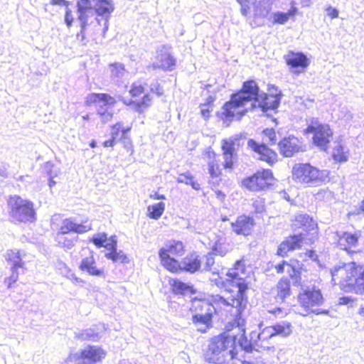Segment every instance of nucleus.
I'll use <instances>...</instances> for the list:
<instances>
[{
	"label": "nucleus",
	"instance_id": "obj_47",
	"mask_svg": "<svg viewBox=\"0 0 364 364\" xmlns=\"http://www.w3.org/2000/svg\"><path fill=\"white\" fill-rule=\"evenodd\" d=\"M305 255L306 257H309L310 259H311L314 262H318V255L315 250L313 249H309L306 250L304 252H301L298 255L299 257H301L302 255Z\"/></svg>",
	"mask_w": 364,
	"mask_h": 364
},
{
	"label": "nucleus",
	"instance_id": "obj_13",
	"mask_svg": "<svg viewBox=\"0 0 364 364\" xmlns=\"http://www.w3.org/2000/svg\"><path fill=\"white\" fill-rule=\"evenodd\" d=\"M90 242H92L97 247H105L108 250L105 257L114 262L127 263L128 257L122 250L117 251V240L116 235L108 237L106 232H98L94 235Z\"/></svg>",
	"mask_w": 364,
	"mask_h": 364
},
{
	"label": "nucleus",
	"instance_id": "obj_60",
	"mask_svg": "<svg viewBox=\"0 0 364 364\" xmlns=\"http://www.w3.org/2000/svg\"><path fill=\"white\" fill-rule=\"evenodd\" d=\"M243 349L246 351V352H251L252 350V346L251 344H249L246 346H244L243 347Z\"/></svg>",
	"mask_w": 364,
	"mask_h": 364
},
{
	"label": "nucleus",
	"instance_id": "obj_56",
	"mask_svg": "<svg viewBox=\"0 0 364 364\" xmlns=\"http://www.w3.org/2000/svg\"><path fill=\"white\" fill-rule=\"evenodd\" d=\"M188 185L191 186V187L195 190L198 191L200 189V184L196 180H195L194 178L189 182Z\"/></svg>",
	"mask_w": 364,
	"mask_h": 364
},
{
	"label": "nucleus",
	"instance_id": "obj_5",
	"mask_svg": "<svg viewBox=\"0 0 364 364\" xmlns=\"http://www.w3.org/2000/svg\"><path fill=\"white\" fill-rule=\"evenodd\" d=\"M236 340L235 336L225 333L213 336L205 353V360L215 364H226L236 358L238 353Z\"/></svg>",
	"mask_w": 364,
	"mask_h": 364
},
{
	"label": "nucleus",
	"instance_id": "obj_23",
	"mask_svg": "<svg viewBox=\"0 0 364 364\" xmlns=\"http://www.w3.org/2000/svg\"><path fill=\"white\" fill-rule=\"evenodd\" d=\"M255 225L256 222L254 218L245 213L237 215L235 220L230 223L232 232L237 235L244 237L251 236Z\"/></svg>",
	"mask_w": 364,
	"mask_h": 364
},
{
	"label": "nucleus",
	"instance_id": "obj_42",
	"mask_svg": "<svg viewBox=\"0 0 364 364\" xmlns=\"http://www.w3.org/2000/svg\"><path fill=\"white\" fill-rule=\"evenodd\" d=\"M252 207L253 208L252 214H262L266 211L265 200L264 198L257 197L252 200Z\"/></svg>",
	"mask_w": 364,
	"mask_h": 364
},
{
	"label": "nucleus",
	"instance_id": "obj_54",
	"mask_svg": "<svg viewBox=\"0 0 364 364\" xmlns=\"http://www.w3.org/2000/svg\"><path fill=\"white\" fill-rule=\"evenodd\" d=\"M182 182H184L186 184H188L191 181H192L194 176L190 173H183L180 175Z\"/></svg>",
	"mask_w": 364,
	"mask_h": 364
},
{
	"label": "nucleus",
	"instance_id": "obj_1",
	"mask_svg": "<svg viewBox=\"0 0 364 364\" xmlns=\"http://www.w3.org/2000/svg\"><path fill=\"white\" fill-rule=\"evenodd\" d=\"M246 272V264L244 257L236 260L232 268L226 273L224 282L225 291L230 293L237 288V294L231 295L228 300L219 295L212 296L210 299L194 297L191 299L190 311L193 313L192 322L196 326L203 325L209 328L213 324L214 315H223L237 309V315L240 316L247 303V290L250 286L245 278L240 276Z\"/></svg>",
	"mask_w": 364,
	"mask_h": 364
},
{
	"label": "nucleus",
	"instance_id": "obj_30",
	"mask_svg": "<svg viewBox=\"0 0 364 364\" xmlns=\"http://www.w3.org/2000/svg\"><path fill=\"white\" fill-rule=\"evenodd\" d=\"M111 136L119 139L121 141L124 147L127 149H132V141L129 135L132 130V126H124V122L119 121L110 127Z\"/></svg>",
	"mask_w": 364,
	"mask_h": 364
},
{
	"label": "nucleus",
	"instance_id": "obj_14",
	"mask_svg": "<svg viewBox=\"0 0 364 364\" xmlns=\"http://www.w3.org/2000/svg\"><path fill=\"white\" fill-rule=\"evenodd\" d=\"M292 224L296 229H301L304 240L309 245L314 244L319 238V227L317 221L306 213H300L294 216Z\"/></svg>",
	"mask_w": 364,
	"mask_h": 364
},
{
	"label": "nucleus",
	"instance_id": "obj_43",
	"mask_svg": "<svg viewBox=\"0 0 364 364\" xmlns=\"http://www.w3.org/2000/svg\"><path fill=\"white\" fill-rule=\"evenodd\" d=\"M80 23V31L76 34V39L81 44L85 45L87 42V36L85 33L86 27L87 26V17L84 19H78Z\"/></svg>",
	"mask_w": 364,
	"mask_h": 364
},
{
	"label": "nucleus",
	"instance_id": "obj_34",
	"mask_svg": "<svg viewBox=\"0 0 364 364\" xmlns=\"http://www.w3.org/2000/svg\"><path fill=\"white\" fill-rule=\"evenodd\" d=\"M276 299L284 301L287 297L289 296L291 290V282L287 277H283L279 279L275 287Z\"/></svg>",
	"mask_w": 364,
	"mask_h": 364
},
{
	"label": "nucleus",
	"instance_id": "obj_8",
	"mask_svg": "<svg viewBox=\"0 0 364 364\" xmlns=\"http://www.w3.org/2000/svg\"><path fill=\"white\" fill-rule=\"evenodd\" d=\"M78 19L88 18V12L93 11L94 13L105 18V33L108 28V19L114 10V4L112 0H77L76 3Z\"/></svg>",
	"mask_w": 364,
	"mask_h": 364
},
{
	"label": "nucleus",
	"instance_id": "obj_35",
	"mask_svg": "<svg viewBox=\"0 0 364 364\" xmlns=\"http://www.w3.org/2000/svg\"><path fill=\"white\" fill-rule=\"evenodd\" d=\"M229 250V243L227 242L226 237L223 235H217L211 247L212 253L223 257Z\"/></svg>",
	"mask_w": 364,
	"mask_h": 364
},
{
	"label": "nucleus",
	"instance_id": "obj_44",
	"mask_svg": "<svg viewBox=\"0 0 364 364\" xmlns=\"http://www.w3.org/2000/svg\"><path fill=\"white\" fill-rule=\"evenodd\" d=\"M18 269V268H16L15 267H11V275L4 279V282L6 284L7 287H11L12 285L15 284L18 280L19 274Z\"/></svg>",
	"mask_w": 364,
	"mask_h": 364
},
{
	"label": "nucleus",
	"instance_id": "obj_10",
	"mask_svg": "<svg viewBox=\"0 0 364 364\" xmlns=\"http://www.w3.org/2000/svg\"><path fill=\"white\" fill-rule=\"evenodd\" d=\"M244 146L241 134H235L221 140L222 167L225 171H232L237 164V151Z\"/></svg>",
	"mask_w": 364,
	"mask_h": 364
},
{
	"label": "nucleus",
	"instance_id": "obj_15",
	"mask_svg": "<svg viewBox=\"0 0 364 364\" xmlns=\"http://www.w3.org/2000/svg\"><path fill=\"white\" fill-rule=\"evenodd\" d=\"M293 331V326L291 322L284 321L277 323L272 326H267L257 336V341L255 345L257 348L262 350H269L272 346L264 343L269 338L272 336H280L286 337L289 336Z\"/></svg>",
	"mask_w": 364,
	"mask_h": 364
},
{
	"label": "nucleus",
	"instance_id": "obj_28",
	"mask_svg": "<svg viewBox=\"0 0 364 364\" xmlns=\"http://www.w3.org/2000/svg\"><path fill=\"white\" fill-rule=\"evenodd\" d=\"M205 156L209 160L207 164L208 173L212 180L221 181L223 176L222 164L218 159V154L211 148L208 147L204 152Z\"/></svg>",
	"mask_w": 364,
	"mask_h": 364
},
{
	"label": "nucleus",
	"instance_id": "obj_45",
	"mask_svg": "<svg viewBox=\"0 0 364 364\" xmlns=\"http://www.w3.org/2000/svg\"><path fill=\"white\" fill-rule=\"evenodd\" d=\"M97 114L104 124L111 122L114 117V113L108 109L98 110Z\"/></svg>",
	"mask_w": 364,
	"mask_h": 364
},
{
	"label": "nucleus",
	"instance_id": "obj_9",
	"mask_svg": "<svg viewBox=\"0 0 364 364\" xmlns=\"http://www.w3.org/2000/svg\"><path fill=\"white\" fill-rule=\"evenodd\" d=\"M186 252L184 243L179 240H168L159 250V258L161 266L172 272L174 268H179L178 262Z\"/></svg>",
	"mask_w": 364,
	"mask_h": 364
},
{
	"label": "nucleus",
	"instance_id": "obj_31",
	"mask_svg": "<svg viewBox=\"0 0 364 364\" xmlns=\"http://www.w3.org/2000/svg\"><path fill=\"white\" fill-rule=\"evenodd\" d=\"M117 102L115 97L108 93L92 92L88 94L85 99V104L88 107L99 103H102L106 107H112L117 104Z\"/></svg>",
	"mask_w": 364,
	"mask_h": 364
},
{
	"label": "nucleus",
	"instance_id": "obj_25",
	"mask_svg": "<svg viewBox=\"0 0 364 364\" xmlns=\"http://www.w3.org/2000/svg\"><path fill=\"white\" fill-rule=\"evenodd\" d=\"M303 243L304 237L301 233L289 235L279 244L276 255L280 257H286L289 252L300 250Z\"/></svg>",
	"mask_w": 364,
	"mask_h": 364
},
{
	"label": "nucleus",
	"instance_id": "obj_27",
	"mask_svg": "<svg viewBox=\"0 0 364 364\" xmlns=\"http://www.w3.org/2000/svg\"><path fill=\"white\" fill-rule=\"evenodd\" d=\"M179 268H174L171 273L177 274L182 272L194 273L198 271L201 267V259L198 255L193 252L188 254L181 260H178Z\"/></svg>",
	"mask_w": 364,
	"mask_h": 364
},
{
	"label": "nucleus",
	"instance_id": "obj_3",
	"mask_svg": "<svg viewBox=\"0 0 364 364\" xmlns=\"http://www.w3.org/2000/svg\"><path fill=\"white\" fill-rule=\"evenodd\" d=\"M331 282L345 292L364 294V264L355 260L343 262L330 269Z\"/></svg>",
	"mask_w": 364,
	"mask_h": 364
},
{
	"label": "nucleus",
	"instance_id": "obj_26",
	"mask_svg": "<svg viewBox=\"0 0 364 364\" xmlns=\"http://www.w3.org/2000/svg\"><path fill=\"white\" fill-rule=\"evenodd\" d=\"M280 154L283 157H292L295 154L303 151L301 139L294 135H289L281 139L277 143Z\"/></svg>",
	"mask_w": 364,
	"mask_h": 364
},
{
	"label": "nucleus",
	"instance_id": "obj_37",
	"mask_svg": "<svg viewBox=\"0 0 364 364\" xmlns=\"http://www.w3.org/2000/svg\"><path fill=\"white\" fill-rule=\"evenodd\" d=\"M21 252L19 250L10 249L6 251L5 258L6 260L11 264V267L16 268H23L24 262L21 257Z\"/></svg>",
	"mask_w": 364,
	"mask_h": 364
},
{
	"label": "nucleus",
	"instance_id": "obj_49",
	"mask_svg": "<svg viewBox=\"0 0 364 364\" xmlns=\"http://www.w3.org/2000/svg\"><path fill=\"white\" fill-rule=\"evenodd\" d=\"M74 21L73 11L70 9H67L65 14V22L70 27Z\"/></svg>",
	"mask_w": 364,
	"mask_h": 364
},
{
	"label": "nucleus",
	"instance_id": "obj_17",
	"mask_svg": "<svg viewBox=\"0 0 364 364\" xmlns=\"http://www.w3.org/2000/svg\"><path fill=\"white\" fill-rule=\"evenodd\" d=\"M277 274H282L287 272L291 279L300 280L301 273L306 271L304 264L297 257H293L289 260L283 259L274 265Z\"/></svg>",
	"mask_w": 364,
	"mask_h": 364
},
{
	"label": "nucleus",
	"instance_id": "obj_12",
	"mask_svg": "<svg viewBox=\"0 0 364 364\" xmlns=\"http://www.w3.org/2000/svg\"><path fill=\"white\" fill-rule=\"evenodd\" d=\"M274 180L271 169L262 168L245 177L241 181V185L251 192H263L272 188Z\"/></svg>",
	"mask_w": 364,
	"mask_h": 364
},
{
	"label": "nucleus",
	"instance_id": "obj_36",
	"mask_svg": "<svg viewBox=\"0 0 364 364\" xmlns=\"http://www.w3.org/2000/svg\"><path fill=\"white\" fill-rule=\"evenodd\" d=\"M298 13V9L291 6L287 12L277 11L272 15L273 24H284L290 18H294Z\"/></svg>",
	"mask_w": 364,
	"mask_h": 364
},
{
	"label": "nucleus",
	"instance_id": "obj_55",
	"mask_svg": "<svg viewBox=\"0 0 364 364\" xmlns=\"http://www.w3.org/2000/svg\"><path fill=\"white\" fill-rule=\"evenodd\" d=\"M50 4L52 6L59 5L68 6L69 2L66 0H50Z\"/></svg>",
	"mask_w": 364,
	"mask_h": 364
},
{
	"label": "nucleus",
	"instance_id": "obj_53",
	"mask_svg": "<svg viewBox=\"0 0 364 364\" xmlns=\"http://www.w3.org/2000/svg\"><path fill=\"white\" fill-rule=\"evenodd\" d=\"M212 254L213 253H208L205 256V267L208 270H210L215 263V259Z\"/></svg>",
	"mask_w": 364,
	"mask_h": 364
},
{
	"label": "nucleus",
	"instance_id": "obj_24",
	"mask_svg": "<svg viewBox=\"0 0 364 364\" xmlns=\"http://www.w3.org/2000/svg\"><path fill=\"white\" fill-rule=\"evenodd\" d=\"M91 230H92V225L88 219L78 223L73 218L70 217L62 220L60 225L58 228L57 234L58 235H66L70 232L83 234Z\"/></svg>",
	"mask_w": 364,
	"mask_h": 364
},
{
	"label": "nucleus",
	"instance_id": "obj_52",
	"mask_svg": "<svg viewBox=\"0 0 364 364\" xmlns=\"http://www.w3.org/2000/svg\"><path fill=\"white\" fill-rule=\"evenodd\" d=\"M356 301L355 298H353L352 296H343L339 298L338 299V304L339 305H347L350 303H353Z\"/></svg>",
	"mask_w": 364,
	"mask_h": 364
},
{
	"label": "nucleus",
	"instance_id": "obj_7",
	"mask_svg": "<svg viewBox=\"0 0 364 364\" xmlns=\"http://www.w3.org/2000/svg\"><path fill=\"white\" fill-rule=\"evenodd\" d=\"M9 215L14 223H33L36 219L34 204L18 195L9 196L7 199Z\"/></svg>",
	"mask_w": 364,
	"mask_h": 364
},
{
	"label": "nucleus",
	"instance_id": "obj_57",
	"mask_svg": "<svg viewBox=\"0 0 364 364\" xmlns=\"http://www.w3.org/2000/svg\"><path fill=\"white\" fill-rule=\"evenodd\" d=\"M150 198L154 200L166 199L165 195L161 194L158 192H155L153 195H151Z\"/></svg>",
	"mask_w": 364,
	"mask_h": 364
},
{
	"label": "nucleus",
	"instance_id": "obj_50",
	"mask_svg": "<svg viewBox=\"0 0 364 364\" xmlns=\"http://www.w3.org/2000/svg\"><path fill=\"white\" fill-rule=\"evenodd\" d=\"M326 11L327 12V16L330 18L333 19L338 17V11L336 8L328 6L326 8Z\"/></svg>",
	"mask_w": 364,
	"mask_h": 364
},
{
	"label": "nucleus",
	"instance_id": "obj_62",
	"mask_svg": "<svg viewBox=\"0 0 364 364\" xmlns=\"http://www.w3.org/2000/svg\"><path fill=\"white\" fill-rule=\"evenodd\" d=\"M228 220H229V218L227 215H223L221 217V220L223 222L228 221Z\"/></svg>",
	"mask_w": 364,
	"mask_h": 364
},
{
	"label": "nucleus",
	"instance_id": "obj_20",
	"mask_svg": "<svg viewBox=\"0 0 364 364\" xmlns=\"http://www.w3.org/2000/svg\"><path fill=\"white\" fill-rule=\"evenodd\" d=\"M247 145L253 152L258 154L259 160L266 162L268 165L273 166L279 161L277 152L271 149L268 144L259 143L250 139L247 141Z\"/></svg>",
	"mask_w": 364,
	"mask_h": 364
},
{
	"label": "nucleus",
	"instance_id": "obj_22",
	"mask_svg": "<svg viewBox=\"0 0 364 364\" xmlns=\"http://www.w3.org/2000/svg\"><path fill=\"white\" fill-rule=\"evenodd\" d=\"M298 302L306 311H312V308L323 303V297L318 289H307L298 294Z\"/></svg>",
	"mask_w": 364,
	"mask_h": 364
},
{
	"label": "nucleus",
	"instance_id": "obj_48",
	"mask_svg": "<svg viewBox=\"0 0 364 364\" xmlns=\"http://www.w3.org/2000/svg\"><path fill=\"white\" fill-rule=\"evenodd\" d=\"M85 339L89 341H97L99 338V333L97 332H95L92 329L86 330L85 333Z\"/></svg>",
	"mask_w": 364,
	"mask_h": 364
},
{
	"label": "nucleus",
	"instance_id": "obj_59",
	"mask_svg": "<svg viewBox=\"0 0 364 364\" xmlns=\"http://www.w3.org/2000/svg\"><path fill=\"white\" fill-rule=\"evenodd\" d=\"M358 314L362 316V317H364V305L363 306H361L359 309H358Z\"/></svg>",
	"mask_w": 364,
	"mask_h": 364
},
{
	"label": "nucleus",
	"instance_id": "obj_19",
	"mask_svg": "<svg viewBox=\"0 0 364 364\" xmlns=\"http://www.w3.org/2000/svg\"><path fill=\"white\" fill-rule=\"evenodd\" d=\"M284 60L290 70L295 74L305 73L310 65V60L307 55L299 51L289 50L284 55Z\"/></svg>",
	"mask_w": 364,
	"mask_h": 364
},
{
	"label": "nucleus",
	"instance_id": "obj_4",
	"mask_svg": "<svg viewBox=\"0 0 364 364\" xmlns=\"http://www.w3.org/2000/svg\"><path fill=\"white\" fill-rule=\"evenodd\" d=\"M129 100H122V103L138 113L143 114L151 107L154 102V95L161 97L164 95L165 90L163 86L156 81L153 83L147 91L146 83L141 80L132 82L128 90Z\"/></svg>",
	"mask_w": 364,
	"mask_h": 364
},
{
	"label": "nucleus",
	"instance_id": "obj_61",
	"mask_svg": "<svg viewBox=\"0 0 364 364\" xmlns=\"http://www.w3.org/2000/svg\"><path fill=\"white\" fill-rule=\"evenodd\" d=\"M90 146L91 148H95L97 146V143L95 140H92L90 143Z\"/></svg>",
	"mask_w": 364,
	"mask_h": 364
},
{
	"label": "nucleus",
	"instance_id": "obj_21",
	"mask_svg": "<svg viewBox=\"0 0 364 364\" xmlns=\"http://www.w3.org/2000/svg\"><path fill=\"white\" fill-rule=\"evenodd\" d=\"M177 64L176 59L173 54L165 47L156 51V62L148 65L149 69L154 70H161L163 71H172Z\"/></svg>",
	"mask_w": 364,
	"mask_h": 364
},
{
	"label": "nucleus",
	"instance_id": "obj_11",
	"mask_svg": "<svg viewBox=\"0 0 364 364\" xmlns=\"http://www.w3.org/2000/svg\"><path fill=\"white\" fill-rule=\"evenodd\" d=\"M306 134H312L313 144L326 151L333 136V132L328 124L322 123L318 118H312L304 130Z\"/></svg>",
	"mask_w": 364,
	"mask_h": 364
},
{
	"label": "nucleus",
	"instance_id": "obj_29",
	"mask_svg": "<svg viewBox=\"0 0 364 364\" xmlns=\"http://www.w3.org/2000/svg\"><path fill=\"white\" fill-rule=\"evenodd\" d=\"M79 269L90 276L105 277L106 275L105 268L97 266L95 253L92 250H89L88 255L82 259Z\"/></svg>",
	"mask_w": 364,
	"mask_h": 364
},
{
	"label": "nucleus",
	"instance_id": "obj_58",
	"mask_svg": "<svg viewBox=\"0 0 364 364\" xmlns=\"http://www.w3.org/2000/svg\"><path fill=\"white\" fill-rule=\"evenodd\" d=\"M269 312L272 314L276 315L277 314L282 313L283 310L282 308H275L272 310L269 311Z\"/></svg>",
	"mask_w": 364,
	"mask_h": 364
},
{
	"label": "nucleus",
	"instance_id": "obj_18",
	"mask_svg": "<svg viewBox=\"0 0 364 364\" xmlns=\"http://www.w3.org/2000/svg\"><path fill=\"white\" fill-rule=\"evenodd\" d=\"M337 240L336 245L339 248L348 255L358 253L360 251L356 250L359 239L361 237V231L356 230L354 232L343 231L341 232H336Z\"/></svg>",
	"mask_w": 364,
	"mask_h": 364
},
{
	"label": "nucleus",
	"instance_id": "obj_6",
	"mask_svg": "<svg viewBox=\"0 0 364 364\" xmlns=\"http://www.w3.org/2000/svg\"><path fill=\"white\" fill-rule=\"evenodd\" d=\"M293 180L306 187H317L331 181L330 171L319 169L310 163H298L291 170Z\"/></svg>",
	"mask_w": 364,
	"mask_h": 364
},
{
	"label": "nucleus",
	"instance_id": "obj_32",
	"mask_svg": "<svg viewBox=\"0 0 364 364\" xmlns=\"http://www.w3.org/2000/svg\"><path fill=\"white\" fill-rule=\"evenodd\" d=\"M258 102V107L263 112L274 109L278 107L280 102V95L277 93L267 92L259 93V100L254 101Z\"/></svg>",
	"mask_w": 364,
	"mask_h": 364
},
{
	"label": "nucleus",
	"instance_id": "obj_16",
	"mask_svg": "<svg viewBox=\"0 0 364 364\" xmlns=\"http://www.w3.org/2000/svg\"><path fill=\"white\" fill-rule=\"evenodd\" d=\"M106 355L107 351L102 346L87 345L77 354L70 353L66 358V362L73 363L76 360L78 364H96L102 362Z\"/></svg>",
	"mask_w": 364,
	"mask_h": 364
},
{
	"label": "nucleus",
	"instance_id": "obj_41",
	"mask_svg": "<svg viewBox=\"0 0 364 364\" xmlns=\"http://www.w3.org/2000/svg\"><path fill=\"white\" fill-rule=\"evenodd\" d=\"M332 158L334 161L338 163L346 162L348 159V152L343 146H336L333 150Z\"/></svg>",
	"mask_w": 364,
	"mask_h": 364
},
{
	"label": "nucleus",
	"instance_id": "obj_63",
	"mask_svg": "<svg viewBox=\"0 0 364 364\" xmlns=\"http://www.w3.org/2000/svg\"><path fill=\"white\" fill-rule=\"evenodd\" d=\"M73 242L70 240H68L67 246H73Z\"/></svg>",
	"mask_w": 364,
	"mask_h": 364
},
{
	"label": "nucleus",
	"instance_id": "obj_33",
	"mask_svg": "<svg viewBox=\"0 0 364 364\" xmlns=\"http://www.w3.org/2000/svg\"><path fill=\"white\" fill-rule=\"evenodd\" d=\"M171 291L175 295L195 294L196 289L193 285L183 282L178 278H171L168 281Z\"/></svg>",
	"mask_w": 364,
	"mask_h": 364
},
{
	"label": "nucleus",
	"instance_id": "obj_39",
	"mask_svg": "<svg viewBox=\"0 0 364 364\" xmlns=\"http://www.w3.org/2000/svg\"><path fill=\"white\" fill-rule=\"evenodd\" d=\"M165 210V203L159 202L147 207V216L154 220L159 219Z\"/></svg>",
	"mask_w": 364,
	"mask_h": 364
},
{
	"label": "nucleus",
	"instance_id": "obj_64",
	"mask_svg": "<svg viewBox=\"0 0 364 364\" xmlns=\"http://www.w3.org/2000/svg\"><path fill=\"white\" fill-rule=\"evenodd\" d=\"M54 183H55V182L52 179H50L49 181L50 186H52Z\"/></svg>",
	"mask_w": 364,
	"mask_h": 364
},
{
	"label": "nucleus",
	"instance_id": "obj_51",
	"mask_svg": "<svg viewBox=\"0 0 364 364\" xmlns=\"http://www.w3.org/2000/svg\"><path fill=\"white\" fill-rule=\"evenodd\" d=\"M118 141H119V139H117L114 136H111L109 139H108L102 142V146L105 148L114 147Z\"/></svg>",
	"mask_w": 364,
	"mask_h": 364
},
{
	"label": "nucleus",
	"instance_id": "obj_40",
	"mask_svg": "<svg viewBox=\"0 0 364 364\" xmlns=\"http://www.w3.org/2000/svg\"><path fill=\"white\" fill-rule=\"evenodd\" d=\"M262 143H265L269 145H274L277 144V132L273 128H266L261 132Z\"/></svg>",
	"mask_w": 364,
	"mask_h": 364
},
{
	"label": "nucleus",
	"instance_id": "obj_46",
	"mask_svg": "<svg viewBox=\"0 0 364 364\" xmlns=\"http://www.w3.org/2000/svg\"><path fill=\"white\" fill-rule=\"evenodd\" d=\"M110 67L112 69V73L114 76H119V75H122L125 71V68L123 64L119 63H114L110 64Z\"/></svg>",
	"mask_w": 364,
	"mask_h": 364
},
{
	"label": "nucleus",
	"instance_id": "obj_2",
	"mask_svg": "<svg viewBox=\"0 0 364 364\" xmlns=\"http://www.w3.org/2000/svg\"><path fill=\"white\" fill-rule=\"evenodd\" d=\"M259 100V86L255 80L245 81L240 90L230 95V98L221 107V111L217 113L218 117L223 122H232L240 120L256 105L253 104L250 108L248 103Z\"/></svg>",
	"mask_w": 364,
	"mask_h": 364
},
{
	"label": "nucleus",
	"instance_id": "obj_38",
	"mask_svg": "<svg viewBox=\"0 0 364 364\" xmlns=\"http://www.w3.org/2000/svg\"><path fill=\"white\" fill-rule=\"evenodd\" d=\"M215 97L210 95L205 99L203 103L200 105V112L205 119H208L210 117L211 113L215 107Z\"/></svg>",
	"mask_w": 364,
	"mask_h": 364
}]
</instances>
